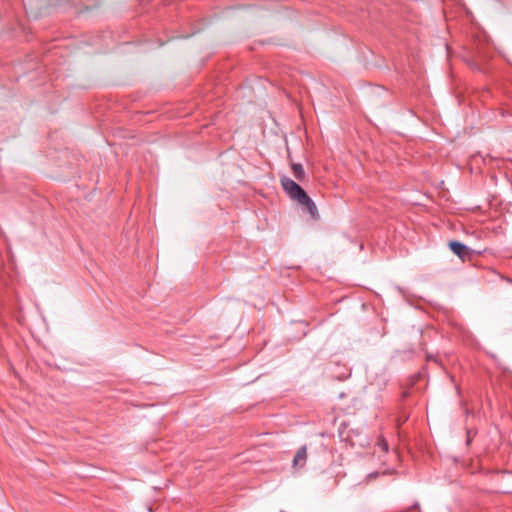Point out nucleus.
Returning a JSON list of instances; mask_svg holds the SVG:
<instances>
[{
    "instance_id": "obj_1",
    "label": "nucleus",
    "mask_w": 512,
    "mask_h": 512,
    "mask_svg": "<svg viewBox=\"0 0 512 512\" xmlns=\"http://www.w3.org/2000/svg\"><path fill=\"white\" fill-rule=\"evenodd\" d=\"M281 185L289 197L305 207L312 217L317 215V207L314 201L307 195L300 185L286 176L281 178Z\"/></svg>"
},
{
    "instance_id": "obj_2",
    "label": "nucleus",
    "mask_w": 512,
    "mask_h": 512,
    "mask_svg": "<svg viewBox=\"0 0 512 512\" xmlns=\"http://www.w3.org/2000/svg\"><path fill=\"white\" fill-rule=\"evenodd\" d=\"M451 251L458 256L462 261L470 260L472 257V250L465 244L458 241H449L448 243Z\"/></svg>"
},
{
    "instance_id": "obj_3",
    "label": "nucleus",
    "mask_w": 512,
    "mask_h": 512,
    "mask_svg": "<svg viewBox=\"0 0 512 512\" xmlns=\"http://www.w3.org/2000/svg\"><path fill=\"white\" fill-rule=\"evenodd\" d=\"M346 440L353 447H366L369 444L368 438L358 430H350L347 433Z\"/></svg>"
},
{
    "instance_id": "obj_4",
    "label": "nucleus",
    "mask_w": 512,
    "mask_h": 512,
    "mask_svg": "<svg viewBox=\"0 0 512 512\" xmlns=\"http://www.w3.org/2000/svg\"><path fill=\"white\" fill-rule=\"evenodd\" d=\"M307 459H308L307 447L302 446L296 451V453L294 455V458L292 461V468L296 469V470L304 468V466L307 463Z\"/></svg>"
},
{
    "instance_id": "obj_5",
    "label": "nucleus",
    "mask_w": 512,
    "mask_h": 512,
    "mask_svg": "<svg viewBox=\"0 0 512 512\" xmlns=\"http://www.w3.org/2000/svg\"><path fill=\"white\" fill-rule=\"evenodd\" d=\"M293 175L298 181H303L305 179V171L302 164L293 163L291 165Z\"/></svg>"
},
{
    "instance_id": "obj_6",
    "label": "nucleus",
    "mask_w": 512,
    "mask_h": 512,
    "mask_svg": "<svg viewBox=\"0 0 512 512\" xmlns=\"http://www.w3.org/2000/svg\"><path fill=\"white\" fill-rule=\"evenodd\" d=\"M377 446H379L383 452L388 451V443L386 442V440L384 438L378 439Z\"/></svg>"
}]
</instances>
